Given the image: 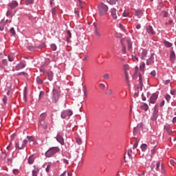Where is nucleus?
Segmentation results:
<instances>
[{
  "label": "nucleus",
  "mask_w": 176,
  "mask_h": 176,
  "mask_svg": "<svg viewBox=\"0 0 176 176\" xmlns=\"http://www.w3.org/2000/svg\"><path fill=\"white\" fill-rule=\"evenodd\" d=\"M83 91H84V94H85V98H87V96H88V93H87V89L85 88V89H83Z\"/></svg>",
  "instance_id": "obj_42"
},
{
  "label": "nucleus",
  "mask_w": 176,
  "mask_h": 176,
  "mask_svg": "<svg viewBox=\"0 0 176 176\" xmlns=\"http://www.w3.org/2000/svg\"><path fill=\"white\" fill-rule=\"evenodd\" d=\"M155 154V147H153L151 150V157H152L153 155H154Z\"/></svg>",
  "instance_id": "obj_34"
},
{
  "label": "nucleus",
  "mask_w": 176,
  "mask_h": 176,
  "mask_svg": "<svg viewBox=\"0 0 176 176\" xmlns=\"http://www.w3.org/2000/svg\"><path fill=\"white\" fill-rule=\"evenodd\" d=\"M6 156H7V154L6 153H1V157L2 159H5L6 157Z\"/></svg>",
  "instance_id": "obj_43"
},
{
  "label": "nucleus",
  "mask_w": 176,
  "mask_h": 176,
  "mask_svg": "<svg viewBox=\"0 0 176 176\" xmlns=\"http://www.w3.org/2000/svg\"><path fill=\"white\" fill-rule=\"evenodd\" d=\"M139 80H140V88L142 89V87H144V84L142 83V78H141V76H140Z\"/></svg>",
  "instance_id": "obj_31"
},
{
  "label": "nucleus",
  "mask_w": 176,
  "mask_h": 176,
  "mask_svg": "<svg viewBox=\"0 0 176 176\" xmlns=\"http://www.w3.org/2000/svg\"><path fill=\"white\" fill-rule=\"evenodd\" d=\"M138 144H139L138 141H135L133 144V149H136L138 146Z\"/></svg>",
  "instance_id": "obj_35"
},
{
  "label": "nucleus",
  "mask_w": 176,
  "mask_h": 176,
  "mask_svg": "<svg viewBox=\"0 0 176 176\" xmlns=\"http://www.w3.org/2000/svg\"><path fill=\"white\" fill-rule=\"evenodd\" d=\"M122 51L124 53H126V46L124 45V44H122Z\"/></svg>",
  "instance_id": "obj_41"
},
{
  "label": "nucleus",
  "mask_w": 176,
  "mask_h": 176,
  "mask_svg": "<svg viewBox=\"0 0 176 176\" xmlns=\"http://www.w3.org/2000/svg\"><path fill=\"white\" fill-rule=\"evenodd\" d=\"M73 112L71 110H65L61 113V118L63 119H65L67 116H72Z\"/></svg>",
  "instance_id": "obj_10"
},
{
  "label": "nucleus",
  "mask_w": 176,
  "mask_h": 176,
  "mask_svg": "<svg viewBox=\"0 0 176 176\" xmlns=\"http://www.w3.org/2000/svg\"><path fill=\"white\" fill-rule=\"evenodd\" d=\"M32 176H38V170H32Z\"/></svg>",
  "instance_id": "obj_46"
},
{
  "label": "nucleus",
  "mask_w": 176,
  "mask_h": 176,
  "mask_svg": "<svg viewBox=\"0 0 176 176\" xmlns=\"http://www.w3.org/2000/svg\"><path fill=\"white\" fill-rule=\"evenodd\" d=\"M63 161L65 164H69V161L67 160L63 159Z\"/></svg>",
  "instance_id": "obj_57"
},
{
  "label": "nucleus",
  "mask_w": 176,
  "mask_h": 176,
  "mask_svg": "<svg viewBox=\"0 0 176 176\" xmlns=\"http://www.w3.org/2000/svg\"><path fill=\"white\" fill-rule=\"evenodd\" d=\"M4 30V26L3 25V23L0 24V31L3 32Z\"/></svg>",
  "instance_id": "obj_51"
},
{
  "label": "nucleus",
  "mask_w": 176,
  "mask_h": 176,
  "mask_svg": "<svg viewBox=\"0 0 176 176\" xmlns=\"http://www.w3.org/2000/svg\"><path fill=\"white\" fill-rule=\"evenodd\" d=\"M109 10V7L104 3H100L98 5V12H99V16H105Z\"/></svg>",
  "instance_id": "obj_2"
},
{
  "label": "nucleus",
  "mask_w": 176,
  "mask_h": 176,
  "mask_svg": "<svg viewBox=\"0 0 176 176\" xmlns=\"http://www.w3.org/2000/svg\"><path fill=\"white\" fill-rule=\"evenodd\" d=\"M56 140H57V142H59L62 146L64 145L65 141H64L63 138L60 135H59V134L57 135V136H56Z\"/></svg>",
  "instance_id": "obj_13"
},
{
  "label": "nucleus",
  "mask_w": 176,
  "mask_h": 176,
  "mask_svg": "<svg viewBox=\"0 0 176 176\" xmlns=\"http://www.w3.org/2000/svg\"><path fill=\"white\" fill-rule=\"evenodd\" d=\"M103 78L105 79H109V75L108 74L103 76Z\"/></svg>",
  "instance_id": "obj_56"
},
{
  "label": "nucleus",
  "mask_w": 176,
  "mask_h": 176,
  "mask_svg": "<svg viewBox=\"0 0 176 176\" xmlns=\"http://www.w3.org/2000/svg\"><path fill=\"white\" fill-rule=\"evenodd\" d=\"M95 35H96V37H98V38L102 37V34L100 33V32L98 31V29L97 28H95Z\"/></svg>",
  "instance_id": "obj_22"
},
{
  "label": "nucleus",
  "mask_w": 176,
  "mask_h": 176,
  "mask_svg": "<svg viewBox=\"0 0 176 176\" xmlns=\"http://www.w3.org/2000/svg\"><path fill=\"white\" fill-rule=\"evenodd\" d=\"M36 47H34V46H29L28 47V49L30 51H34L36 50Z\"/></svg>",
  "instance_id": "obj_40"
},
{
  "label": "nucleus",
  "mask_w": 176,
  "mask_h": 176,
  "mask_svg": "<svg viewBox=\"0 0 176 176\" xmlns=\"http://www.w3.org/2000/svg\"><path fill=\"white\" fill-rule=\"evenodd\" d=\"M67 34L68 35V36L67 37V41H69V40L72 38V34L69 30L67 31Z\"/></svg>",
  "instance_id": "obj_28"
},
{
  "label": "nucleus",
  "mask_w": 176,
  "mask_h": 176,
  "mask_svg": "<svg viewBox=\"0 0 176 176\" xmlns=\"http://www.w3.org/2000/svg\"><path fill=\"white\" fill-rule=\"evenodd\" d=\"M25 2L27 5L32 4L34 3V0H25Z\"/></svg>",
  "instance_id": "obj_33"
},
{
  "label": "nucleus",
  "mask_w": 176,
  "mask_h": 176,
  "mask_svg": "<svg viewBox=\"0 0 176 176\" xmlns=\"http://www.w3.org/2000/svg\"><path fill=\"white\" fill-rule=\"evenodd\" d=\"M160 161H158L156 164V170H159V168H160Z\"/></svg>",
  "instance_id": "obj_36"
},
{
  "label": "nucleus",
  "mask_w": 176,
  "mask_h": 176,
  "mask_svg": "<svg viewBox=\"0 0 176 176\" xmlns=\"http://www.w3.org/2000/svg\"><path fill=\"white\" fill-rule=\"evenodd\" d=\"M175 162H176V160L175 159H171L170 160V165H172V166H174L175 165Z\"/></svg>",
  "instance_id": "obj_37"
},
{
  "label": "nucleus",
  "mask_w": 176,
  "mask_h": 176,
  "mask_svg": "<svg viewBox=\"0 0 176 176\" xmlns=\"http://www.w3.org/2000/svg\"><path fill=\"white\" fill-rule=\"evenodd\" d=\"M157 118V111H156L155 109L154 113H153V120H156Z\"/></svg>",
  "instance_id": "obj_27"
},
{
  "label": "nucleus",
  "mask_w": 176,
  "mask_h": 176,
  "mask_svg": "<svg viewBox=\"0 0 176 176\" xmlns=\"http://www.w3.org/2000/svg\"><path fill=\"white\" fill-rule=\"evenodd\" d=\"M19 173V169H13V174L18 175Z\"/></svg>",
  "instance_id": "obj_44"
},
{
  "label": "nucleus",
  "mask_w": 176,
  "mask_h": 176,
  "mask_svg": "<svg viewBox=\"0 0 176 176\" xmlns=\"http://www.w3.org/2000/svg\"><path fill=\"white\" fill-rule=\"evenodd\" d=\"M52 16H56V8H53L52 9Z\"/></svg>",
  "instance_id": "obj_32"
},
{
  "label": "nucleus",
  "mask_w": 176,
  "mask_h": 176,
  "mask_svg": "<svg viewBox=\"0 0 176 176\" xmlns=\"http://www.w3.org/2000/svg\"><path fill=\"white\" fill-rule=\"evenodd\" d=\"M120 1L121 0H109V1H107V2L111 5H114L116 4V1Z\"/></svg>",
  "instance_id": "obj_26"
},
{
  "label": "nucleus",
  "mask_w": 176,
  "mask_h": 176,
  "mask_svg": "<svg viewBox=\"0 0 176 176\" xmlns=\"http://www.w3.org/2000/svg\"><path fill=\"white\" fill-rule=\"evenodd\" d=\"M3 103H5V104L7 103V102H8V98H7L6 96H3Z\"/></svg>",
  "instance_id": "obj_45"
},
{
  "label": "nucleus",
  "mask_w": 176,
  "mask_h": 176,
  "mask_svg": "<svg viewBox=\"0 0 176 176\" xmlns=\"http://www.w3.org/2000/svg\"><path fill=\"white\" fill-rule=\"evenodd\" d=\"M106 94H107V95H112V94H113V91L111 90V89H109V90L106 92Z\"/></svg>",
  "instance_id": "obj_49"
},
{
  "label": "nucleus",
  "mask_w": 176,
  "mask_h": 176,
  "mask_svg": "<svg viewBox=\"0 0 176 176\" xmlns=\"http://www.w3.org/2000/svg\"><path fill=\"white\" fill-rule=\"evenodd\" d=\"M46 114L42 113L40 116L39 120H38V127L43 128V129H47V124L46 123Z\"/></svg>",
  "instance_id": "obj_3"
},
{
  "label": "nucleus",
  "mask_w": 176,
  "mask_h": 176,
  "mask_svg": "<svg viewBox=\"0 0 176 176\" xmlns=\"http://www.w3.org/2000/svg\"><path fill=\"white\" fill-rule=\"evenodd\" d=\"M75 14H77L78 17H80L79 11L75 10Z\"/></svg>",
  "instance_id": "obj_63"
},
{
  "label": "nucleus",
  "mask_w": 176,
  "mask_h": 176,
  "mask_svg": "<svg viewBox=\"0 0 176 176\" xmlns=\"http://www.w3.org/2000/svg\"><path fill=\"white\" fill-rule=\"evenodd\" d=\"M129 16V12L128 10H124L123 12L124 17H128Z\"/></svg>",
  "instance_id": "obj_30"
},
{
  "label": "nucleus",
  "mask_w": 176,
  "mask_h": 176,
  "mask_svg": "<svg viewBox=\"0 0 176 176\" xmlns=\"http://www.w3.org/2000/svg\"><path fill=\"white\" fill-rule=\"evenodd\" d=\"M99 87L102 89H105V86L103 84H100Z\"/></svg>",
  "instance_id": "obj_62"
},
{
  "label": "nucleus",
  "mask_w": 176,
  "mask_h": 176,
  "mask_svg": "<svg viewBox=\"0 0 176 176\" xmlns=\"http://www.w3.org/2000/svg\"><path fill=\"white\" fill-rule=\"evenodd\" d=\"M164 129H165V131H167V133H168L169 135H171V133H172V130L170 129V126L169 125H166V126H164Z\"/></svg>",
  "instance_id": "obj_20"
},
{
  "label": "nucleus",
  "mask_w": 176,
  "mask_h": 176,
  "mask_svg": "<svg viewBox=\"0 0 176 176\" xmlns=\"http://www.w3.org/2000/svg\"><path fill=\"white\" fill-rule=\"evenodd\" d=\"M142 58L146 60V64L147 66H152L154 63V54H148V51H146V50H143L142 52Z\"/></svg>",
  "instance_id": "obj_1"
},
{
  "label": "nucleus",
  "mask_w": 176,
  "mask_h": 176,
  "mask_svg": "<svg viewBox=\"0 0 176 176\" xmlns=\"http://www.w3.org/2000/svg\"><path fill=\"white\" fill-rule=\"evenodd\" d=\"M59 98H60V94H59L58 91L54 89L52 91V102L55 103V104L57 103Z\"/></svg>",
  "instance_id": "obj_6"
},
{
  "label": "nucleus",
  "mask_w": 176,
  "mask_h": 176,
  "mask_svg": "<svg viewBox=\"0 0 176 176\" xmlns=\"http://www.w3.org/2000/svg\"><path fill=\"white\" fill-rule=\"evenodd\" d=\"M146 32L150 35H152V36L155 35V32L153 30L152 26L149 25L146 26Z\"/></svg>",
  "instance_id": "obj_12"
},
{
  "label": "nucleus",
  "mask_w": 176,
  "mask_h": 176,
  "mask_svg": "<svg viewBox=\"0 0 176 176\" xmlns=\"http://www.w3.org/2000/svg\"><path fill=\"white\" fill-rule=\"evenodd\" d=\"M50 168H51V165H50V164H48L47 166V168H46V169H45V170L47 171V173H48V172L50 171Z\"/></svg>",
  "instance_id": "obj_52"
},
{
  "label": "nucleus",
  "mask_w": 176,
  "mask_h": 176,
  "mask_svg": "<svg viewBox=\"0 0 176 176\" xmlns=\"http://www.w3.org/2000/svg\"><path fill=\"white\" fill-rule=\"evenodd\" d=\"M126 43L128 46V50L131 51L133 49V43L131 40H126Z\"/></svg>",
  "instance_id": "obj_17"
},
{
  "label": "nucleus",
  "mask_w": 176,
  "mask_h": 176,
  "mask_svg": "<svg viewBox=\"0 0 176 176\" xmlns=\"http://www.w3.org/2000/svg\"><path fill=\"white\" fill-rule=\"evenodd\" d=\"M35 159H36V157L34 156V155H32L29 157L28 160V164L30 165H32L33 164V163L35 161Z\"/></svg>",
  "instance_id": "obj_15"
},
{
  "label": "nucleus",
  "mask_w": 176,
  "mask_h": 176,
  "mask_svg": "<svg viewBox=\"0 0 176 176\" xmlns=\"http://www.w3.org/2000/svg\"><path fill=\"white\" fill-rule=\"evenodd\" d=\"M28 141L26 140H24L23 142H22V144H20V142L19 141H16L15 142V147L16 149L18 150H22L23 149L26 145L28 144Z\"/></svg>",
  "instance_id": "obj_7"
},
{
  "label": "nucleus",
  "mask_w": 176,
  "mask_h": 176,
  "mask_svg": "<svg viewBox=\"0 0 176 176\" xmlns=\"http://www.w3.org/2000/svg\"><path fill=\"white\" fill-rule=\"evenodd\" d=\"M170 93H171L172 95H175L176 94V91L175 90L171 91Z\"/></svg>",
  "instance_id": "obj_64"
},
{
  "label": "nucleus",
  "mask_w": 176,
  "mask_h": 176,
  "mask_svg": "<svg viewBox=\"0 0 176 176\" xmlns=\"http://www.w3.org/2000/svg\"><path fill=\"white\" fill-rule=\"evenodd\" d=\"M129 70H130V67H129V65H123V72H124V78H125V80H126V82L128 86H130V85H129Z\"/></svg>",
  "instance_id": "obj_5"
},
{
  "label": "nucleus",
  "mask_w": 176,
  "mask_h": 176,
  "mask_svg": "<svg viewBox=\"0 0 176 176\" xmlns=\"http://www.w3.org/2000/svg\"><path fill=\"white\" fill-rule=\"evenodd\" d=\"M173 23V21L172 20H170V21H168V22H166V25H171Z\"/></svg>",
  "instance_id": "obj_60"
},
{
  "label": "nucleus",
  "mask_w": 176,
  "mask_h": 176,
  "mask_svg": "<svg viewBox=\"0 0 176 176\" xmlns=\"http://www.w3.org/2000/svg\"><path fill=\"white\" fill-rule=\"evenodd\" d=\"M8 60L10 62H12L14 60V58L13 57H11L10 56H8Z\"/></svg>",
  "instance_id": "obj_59"
},
{
  "label": "nucleus",
  "mask_w": 176,
  "mask_h": 176,
  "mask_svg": "<svg viewBox=\"0 0 176 176\" xmlns=\"http://www.w3.org/2000/svg\"><path fill=\"white\" fill-rule=\"evenodd\" d=\"M18 6H19V3H18V2L16 1H12V3H9V6H10L12 9L16 8V7Z\"/></svg>",
  "instance_id": "obj_16"
},
{
  "label": "nucleus",
  "mask_w": 176,
  "mask_h": 176,
  "mask_svg": "<svg viewBox=\"0 0 176 176\" xmlns=\"http://www.w3.org/2000/svg\"><path fill=\"white\" fill-rule=\"evenodd\" d=\"M132 153H133L132 149H129L127 151V155L129 157V160H131V158H132Z\"/></svg>",
  "instance_id": "obj_24"
},
{
  "label": "nucleus",
  "mask_w": 176,
  "mask_h": 176,
  "mask_svg": "<svg viewBox=\"0 0 176 176\" xmlns=\"http://www.w3.org/2000/svg\"><path fill=\"white\" fill-rule=\"evenodd\" d=\"M10 32L12 35L13 36H15L16 35V32H15V30L14 28H12L10 30Z\"/></svg>",
  "instance_id": "obj_29"
},
{
  "label": "nucleus",
  "mask_w": 176,
  "mask_h": 176,
  "mask_svg": "<svg viewBox=\"0 0 176 176\" xmlns=\"http://www.w3.org/2000/svg\"><path fill=\"white\" fill-rule=\"evenodd\" d=\"M58 152H59V148L58 147H52L45 152V157L48 158L52 157Z\"/></svg>",
  "instance_id": "obj_4"
},
{
  "label": "nucleus",
  "mask_w": 176,
  "mask_h": 176,
  "mask_svg": "<svg viewBox=\"0 0 176 176\" xmlns=\"http://www.w3.org/2000/svg\"><path fill=\"white\" fill-rule=\"evenodd\" d=\"M137 14H138V17H141V16L142 14V11H138Z\"/></svg>",
  "instance_id": "obj_54"
},
{
  "label": "nucleus",
  "mask_w": 176,
  "mask_h": 176,
  "mask_svg": "<svg viewBox=\"0 0 176 176\" xmlns=\"http://www.w3.org/2000/svg\"><path fill=\"white\" fill-rule=\"evenodd\" d=\"M141 109L144 110V111H148V109H149V107L146 104L144 103L142 106H141Z\"/></svg>",
  "instance_id": "obj_23"
},
{
  "label": "nucleus",
  "mask_w": 176,
  "mask_h": 176,
  "mask_svg": "<svg viewBox=\"0 0 176 176\" xmlns=\"http://www.w3.org/2000/svg\"><path fill=\"white\" fill-rule=\"evenodd\" d=\"M26 65H25V63H22V62H21L20 63H18V65H16L15 69L16 71H19L20 69H23L24 67H25Z\"/></svg>",
  "instance_id": "obj_14"
},
{
  "label": "nucleus",
  "mask_w": 176,
  "mask_h": 176,
  "mask_svg": "<svg viewBox=\"0 0 176 176\" xmlns=\"http://www.w3.org/2000/svg\"><path fill=\"white\" fill-rule=\"evenodd\" d=\"M51 48L53 51H56V45L55 44H52L51 45Z\"/></svg>",
  "instance_id": "obj_38"
},
{
  "label": "nucleus",
  "mask_w": 176,
  "mask_h": 176,
  "mask_svg": "<svg viewBox=\"0 0 176 176\" xmlns=\"http://www.w3.org/2000/svg\"><path fill=\"white\" fill-rule=\"evenodd\" d=\"M175 60V53L173 51V49L172 48V50L170 51V60L172 63H173Z\"/></svg>",
  "instance_id": "obj_18"
},
{
  "label": "nucleus",
  "mask_w": 176,
  "mask_h": 176,
  "mask_svg": "<svg viewBox=\"0 0 176 176\" xmlns=\"http://www.w3.org/2000/svg\"><path fill=\"white\" fill-rule=\"evenodd\" d=\"M166 100L168 101V102H169V100H170V96H169V95H167L166 97Z\"/></svg>",
  "instance_id": "obj_61"
},
{
  "label": "nucleus",
  "mask_w": 176,
  "mask_h": 176,
  "mask_svg": "<svg viewBox=\"0 0 176 176\" xmlns=\"http://www.w3.org/2000/svg\"><path fill=\"white\" fill-rule=\"evenodd\" d=\"M154 163H155V161H153V163H152L151 165V169L152 170H153V168H154V167H155Z\"/></svg>",
  "instance_id": "obj_55"
},
{
  "label": "nucleus",
  "mask_w": 176,
  "mask_h": 176,
  "mask_svg": "<svg viewBox=\"0 0 176 176\" xmlns=\"http://www.w3.org/2000/svg\"><path fill=\"white\" fill-rule=\"evenodd\" d=\"M111 16L113 20H117L118 19H120V15L119 14V12L117 11V10L115 8H111L110 10Z\"/></svg>",
  "instance_id": "obj_8"
},
{
  "label": "nucleus",
  "mask_w": 176,
  "mask_h": 176,
  "mask_svg": "<svg viewBox=\"0 0 176 176\" xmlns=\"http://www.w3.org/2000/svg\"><path fill=\"white\" fill-rule=\"evenodd\" d=\"M41 71L43 73V74L47 76L48 80L50 81L53 79V73L50 70H45V69H41Z\"/></svg>",
  "instance_id": "obj_9"
},
{
  "label": "nucleus",
  "mask_w": 176,
  "mask_h": 176,
  "mask_svg": "<svg viewBox=\"0 0 176 176\" xmlns=\"http://www.w3.org/2000/svg\"><path fill=\"white\" fill-rule=\"evenodd\" d=\"M161 173H163V174L165 173V170H164V166H163V164H162V166H161Z\"/></svg>",
  "instance_id": "obj_53"
},
{
  "label": "nucleus",
  "mask_w": 176,
  "mask_h": 176,
  "mask_svg": "<svg viewBox=\"0 0 176 176\" xmlns=\"http://www.w3.org/2000/svg\"><path fill=\"white\" fill-rule=\"evenodd\" d=\"M76 142H77L79 145L82 144V140H81V139H80V138H77V139H76Z\"/></svg>",
  "instance_id": "obj_48"
},
{
  "label": "nucleus",
  "mask_w": 176,
  "mask_h": 176,
  "mask_svg": "<svg viewBox=\"0 0 176 176\" xmlns=\"http://www.w3.org/2000/svg\"><path fill=\"white\" fill-rule=\"evenodd\" d=\"M157 98L158 94L157 93L152 94V96L150 98L149 102L151 104H155Z\"/></svg>",
  "instance_id": "obj_11"
},
{
  "label": "nucleus",
  "mask_w": 176,
  "mask_h": 176,
  "mask_svg": "<svg viewBox=\"0 0 176 176\" xmlns=\"http://www.w3.org/2000/svg\"><path fill=\"white\" fill-rule=\"evenodd\" d=\"M36 82L38 84V85H42L43 84V80L39 78V77H37L36 78Z\"/></svg>",
  "instance_id": "obj_25"
},
{
  "label": "nucleus",
  "mask_w": 176,
  "mask_h": 176,
  "mask_svg": "<svg viewBox=\"0 0 176 176\" xmlns=\"http://www.w3.org/2000/svg\"><path fill=\"white\" fill-rule=\"evenodd\" d=\"M164 45L167 48H170V47H171L173 46V43H170V42H169L168 41H166V40L164 41Z\"/></svg>",
  "instance_id": "obj_19"
},
{
  "label": "nucleus",
  "mask_w": 176,
  "mask_h": 176,
  "mask_svg": "<svg viewBox=\"0 0 176 176\" xmlns=\"http://www.w3.org/2000/svg\"><path fill=\"white\" fill-rule=\"evenodd\" d=\"M44 96H45V92L41 91L40 94H39V100H41V98H43Z\"/></svg>",
  "instance_id": "obj_39"
},
{
  "label": "nucleus",
  "mask_w": 176,
  "mask_h": 176,
  "mask_svg": "<svg viewBox=\"0 0 176 176\" xmlns=\"http://www.w3.org/2000/svg\"><path fill=\"white\" fill-rule=\"evenodd\" d=\"M147 147H148V145H146V144H142L140 146V148L142 152H145L146 151Z\"/></svg>",
  "instance_id": "obj_21"
},
{
  "label": "nucleus",
  "mask_w": 176,
  "mask_h": 176,
  "mask_svg": "<svg viewBox=\"0 0 176 176\" xmlns=\"http://www.w3.org/2000/svg\"><path fill=\"white\" fill-rule=\"evenodd\" d=\"M43 47H45V43H41V45H40L38 47V49H42V48H43Z\"/></svg>",
  "instance_id": "obj_50"
},
{
  "label": "nucleus",
  "mask_w": 176,
  "mask_h": 176,
  "mask_svg": "<svg viewBox=\"0 0 176 176\" xmlns=\"http://www.w3.org/2000/svg\"><path fill=\"white\" fill-rule=\"evenodd\" d=\"M145 69V63H142V65H140V70L144 71Z\"/></svg>",
  "instance_id": "obj_47"
},
{
  "label": "nucleus",
  "mask_w": 176,
  "mask_h": 176,
  "mask_svg": "<svg viewBox=\"0 0 176 176\" xmlns=\"http://www.w3.org/2000/svg\"><path fill=\"white\" fill-rule=\"evenodd\" d=\"M12 13V11L8 10V11H7V12H6V16H11Z\"/></svg>",
  "instance_id": "obj_58"
}]
</instances>
